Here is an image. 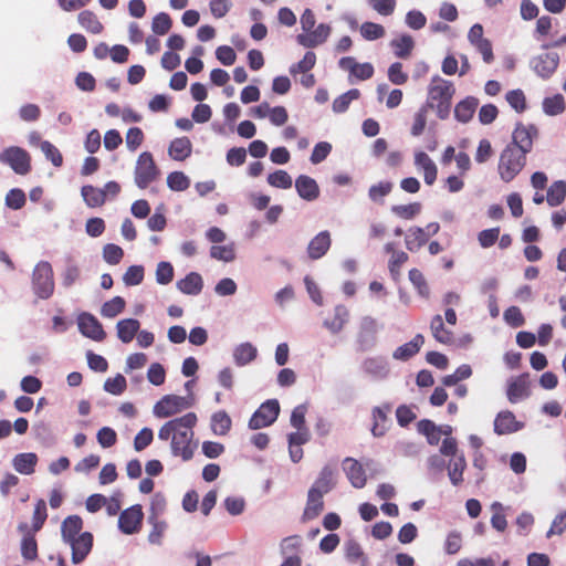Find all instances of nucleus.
<instances>
[{
  "label": "nucleus",
  "instance_id": "nucleus-1",
  "mask_svg": "<svg viewBox=\"0 0 566 566\" xmlns=\"http://www.w3.org/2000/svg\"><path fill=\"white\" fill-rule=\"evenodd\" d=\"M539 130L534 124L517 122L512 132V140L502 150L497 171L504 182L512 181L525 167L526 156L533 149Z\"/></svg>",
  "mask_w": 566,
  "mask_h": 566
},
{
  "label": "nucleus",
  "instance_id": "nucleus-2",
  "mask_svg": "<svg viewBox=\"0 0 566 566\" xmlns=\"http://www.w3.org/2000/svg\"><path fill=\"white\" fill-rule=\"evenodd\" d=\"M197 415L188 412L179 418L167 421L158 431V438L163 441L171 439V452L188 461L192 458L196 444L192 443L193 427L197 423Z\"/></svg>",
  "mask_w": 566,
  "mask_h": 566
},
{
  "label": "nucleus",
  "instance_id": "nucleus-3",
  "mask_svg": "<svg viewBox=\"0 0 566 566\" xmlns=\"http://www.w3.org/2000/svg\"><path fill=\"white\" fill-rule=\"evenodd\" d=\"M455 88L450 81L440 76H434L428 87L427 109H434L440 119L448 118L451 111V101Z\"/></svg>",
  "mask_w": 566,
  "mask_h": 566
},
{
  "label": "nucleus",
  "instance_id": "nucleus-4",
  "mask_svg": "<svg viewBox=\"0 0 566 566\" xmlns=\"http://www.w3.org/2000/svg\"><path fill=\"white\" fill-rule=\"evenodd\" d=\"M53 269L48 261H40L32 272V290L41 300H48L54 292Z\"/></svg>",
  "mask_w": 566,
  "mask_h": 566
},
{
  "label": "nucleus",
  "instance_id": "nucleus-5",
  "mask_svg": "<svg viewBox=\"0 0 566 566\" xmlns=\"http://www.w3.org/2000/svg\"><path fill=\"white\" fill-rule=\"evenodd\" d=\"M160 176L151 153L143 151L136 161L134 169L135 184L139 189H146L151 182L156 181Z\"/></svg>",
  "mask_w": 566,
  "mask_h": 566
},
{
  "label": "nucleus",
  "instance_id": "nucleus-6",
  "mask_svg": "<svg viewBox=\"0 0 566 566\" xmlns=\"http://www.w3.org/2000/svg\"><path fill=\"white\" fill-rule=\"evenodd\" d=\"M0 161L12 168L18 175H27L31 171V157L27 150L18 146H11L0 153Z\"/></svg>",
  "mask_w": 566,
  "mask_h": 566
},
{
  "label": "nucleus",
  "instance_id": "nucleus-7",
  "mask_svg": "<svg viewBox=\"0 0 566 566\" xmlns=\"http://www.w3.org/2000/svg\"><path fill=\"white\" fill-rule=\"evenodd\" d=\"M280 403L276 399L263 402L249 420V428L252 430L271 426L279 417Z\"/></svg>",
  "mask_w": 566,
  "mask_h": 566
},
{
  "label": "nucleus",
  "instance_id": "nucleus-8",
  "mask_svg": "<svg viewBox=\"0 0 566 566\" xmlns=\"http://www.w3.org/2000/svg\"><path fill=\"white\" fill-rule=\"evenodd\" d=\"M191 405V400L186 397L166 395L154 406V415L158 418H168L190 408Z\"/></svg>",
  "mask_w": 566,
  "mask_h": 566
},
{
  "label": "nucleus",
  "instance_id": "nucleus-9",
  "mask_svg": "<svg viewBox=\"0 0 566 566\" xmlns=\"http://www.w3.org/2000/svg\"><path fill=\"white\" fill-rule=\"evenodd\" d=\"M379 324L376 318L367 315L361 317L357 333V344L360 350H368L377 342Z\"/></svg>",
  "mask_w": 566,
  "mask_h": 566
},
{
  "label": "nucleus",
  "instance_id": "nucleus-10",
  "mask_svg": "<svg viewBox=\"0 0 566 566\" xmlns=\"http://www.w3.org/2000/svg\"><path fill=\"white\" fill-rule=\"evenodd\" d=\"M144 513L140 505H133L123 511L118 518V527L124 534L137 533L142 527Z\"/></svg>",
  "mask_w": 566,
  "mask_h": 566
},
{
  "label": "nucleus",
  "instance_id": "nucleus-11",
  "mask_svg": "<svg viewBox=\"0 0 566 566\" xmlns=\"http://www.w3.org/2000/svg\"><path fill=\"white\" fill-rule=\"evenodd\" d=\"M559 64V55L557 53H543L534 57L531 62L534 72L544 80L549 78Z\"/></svg>",
  "mask_w": 566,
  "mask_h": 566
},
{
  "label": "nucleus",
  "instance_id": "nucleus-12",
  "mask_svg": "<svg viewBox=\"0 0 566 566\" xmlns=\"http://www.w3.org/2000/svg\"><path fill=\"white\" fill-rule=\"evenodd\" d=\"M78 328L84 336L96 342H102L106 337L102 324L90 313H83L78 316Z\"/></svg>",
  "mask_w": 566,
  "mask_h": 566
},
{
  "label": "nucleus",
  "instance_id": "nucleus-13",
  "mask_svg": "<svg viewBox=\"0 0 566 566\" xmlns=\"http://www.w3.org/2000/svg\"><path fill=\"white\" fill-rule=\"evenodd\" d=\"M66 543L72 548V562L74 564H80L92 551L93 535L90 532H84L77 537L67 541Z\"/></svg>",
  "mask_w": 566,
  "mask_h": 566
},
{
  "label": "nucleus",
  "instance_id": "nucleus-14",
  "mask_svg": "<svg viewBox=\"0 0 566 566\" xmlns=\"http://www.w3.org/2000/svg\"><path fill=\"white\" fill-rule=\"evenodd\" d=\"M343 469L350 484L356 489H363L367 483L366 472L356 459L346 458L343 461Z\"/></svg>",
  "mask_w": 566,
  "mask_h": 566
},
{
  "label": "nucleus",
  "instance_id": "nucleus-15",
  "mask_svg": "<svg viewBox=\"0 0 566 566\" xmlns=\"http://www.w3.org/2000/svg\"><path fill=\"white\" fill-rule=\"evenodd\" d=\"M19 532L23 534L21 541V555L25 560L32 562L38 558V542L35 533L30 531L27 523H21L18 526Z\"/></svg>",
  "mask_w": 566,
  "mask_h": 566
},
{
  "label": "nucleus",
  "instance_id": "nucleus-16",
  "mask_svg": "<svg viewBox=\"0 0 566 566\" xmlns=\"http://www.w3.org/2000/svg\"><path fill=\"white\" fill-rule=\"evenodd\" d=\"M332 245L331 233L327 230L317 233L307 245V255L311 260L323 258Z\"/></svg>",
  "mask_w": 566,
  "mask_h": 566
},
{
  "label": "nucleus",
  "instance_id": "nucleus-17",
  "mask_svg": "<svg viewBox=\"0 0 566 566\" xmlns=\"http://www.w3.org/2000/svg\"><path fill=\"white\" fill-rule=\"evenodd\" d=\"M523 428V423L518 422L514 413L510 410L501 411L494 420V432L499 436L510 434Z\"/></svg>",
  "mask_w": 566,
  "mask_h": 566
},
{
  "label": "nucleus",
  "instance_id": "nucleus-18",
  "mask_svg": "<svg viewBox=\"0 0 566 566\" xmlns=\"http://www.w3.org/2000/svg\"><path fill=\"white\" fill-rule=\"evenodd\" d=\"M331 34V27L325 23L318 24L314 30L297 35V42L305 48H315L324 43Z\"/></svg>",
  "mask_w": 566,
  "mask_h": 566
},
{
  "label": "nucleus",
  "instance_id": "nucleus-19",
  "mask_svg": "<svg viewBox=\"0 0 566 566\" xmlns=\"http://www.w3.org/2000/svg\"><path fill=\"white\" fill-rule=\"evenodd\" d=\"M415 166L423 171V179L427 185L431 186L436 182L438 168L427 153L420 150L415 154Z\"/></svg>",
  "mask_w": 566,
  "mask_h": 566
},
{
  "label": "nucleus",
  "instance_id": "nucleus-20",
  "mask_svg": "<svg viewBox=\"0 0 566 566\" xmlns=\"http://www.w3.org/2000/svg\"><path fill=\"white\" fill-rule=\"evenodd\" d=\"M507 399L512 403L527 398L530 396L528 375L524 374L513 379L507 386Z\"/></svg>",
  "mask_w": 566,
  "mask_h": 566
},
{
  "label": "nucleus",
  "instance_id": "nucleus-21",
  "mask_svg": "<svg viewBox=\"0 0 566 566\" xmlns=\"http://www.w3.org/2000/svg\"><path fill=\"white\" fill-rule=\"evenodd\" d=\"M295 188L298 196L306 201L316 200L319 196L317 182L306 175H301L296 178Z\"/></svg>",
  "mask_w": 566,
  "mask_h": 566
},
{
  "label": "nucleus",
  "instance_id": "nucleus-22",
  "mask_svg": "<svg viewBox=\"0 0 566 566\" xmlns=\"http://www.w3.org/2000/svg\"><path fill=\"white\" fill-rule=\"evenodd\" d=\"M323 493L316 490H308L306 506L303 512V521H311L316 518L324 510Z\"/></svg>",
  "mask_w": 566,
  "mask_h": 566
},
{
  "label": "nucleus",
  "instance_id": "nucleus-23",
  "mask_svg": "<svg viewBox=\"0 0 566 566\" xmlns=\"http://www.w3.org/2000/svg\"><path fill=\"white\" fill-rule=\"evenodd\" d=\"M424 344V337L417 334L410 342L397 347L392 353V357L397 360L406 361L413 357Z\"/></svg>",
  "mask_w": 566,
  "mask_h": 566
},
{
  "label": "nucleus",
  "instance_id": "nucleus-24",
  "mask_svg": "<svg viewBox=\"0 0 566 566\" xmlns=\"http://www.w3.org/2000/svg\"><path fill=\"white\" fill-rule=\"evenodd\" d=\"M478 106L479 99L473 96H468L455 105L454 117L461 123H468L472 119Z\"/></svg>",
  "mask_w": 566,
  "mask_h": 566
},
{
  "label": "nucleus",
  "instance_id": "nucleus-25",
  "mask_svg": "<svg viewBox=\"0 0 566 566\" xmlns=\"http://www.w3.org/2000/svg\"><path fill=\"white\" fill-rule=\"evenodd\" d=\"M180 292L187 295H198L203 289V281L199 273L190 272L177 282Z\"/></svg>",
  "mask_w": 566,
  "mask_h": 566
},
{
  "label": "nucleus",
  "instance_id": "nucleus-26",
  "mask_svg": "<svg viewBox=\"0 0 566 566\" xmlns=\"http://www.w3.org/2000/svg\"><path fill=\"white\" fill-rule=\"evenodd\" d=\"M363 369L374 378H386L389 374L388 364L382 357H369L363 361Z\"/></svg>",
  "mask_w": 566,
  "mask_h": 566
},
{
  "label": "nucleus",
  "instance_id": "nucleus-27",
  "mask_svg": "<svg viewBox=\"0 0 566 566\" xmlns=\"http://www.w3.org/2000/svg\"><path fill=\"white\" fill-rule=\"evenodd\" d=\"M38 455L33 452L19 453L13 458L12 464L17 472L30 475L35 471Z\"/></svg>",
  "mask_w": 566,
  "mask_h": 566
},
{
  "label": "nucleus",
  "instance_id": "nucleus-28",
  "mask_svg": "<svg viewBox=\"0 0 566 566\" xmlns=\"http://www.w3.org/2000/svg\"><path fill=\"white\" fill-rule=\"evenodd\" d=\"M334 475L335 470L331 465H325L311 489L323 494L328 493L335 485Z\"/></svg>",
  "mask_w": 566,
  "mask_h": 566
},
{
  "label": "nucleus",
  "instance_id": "nucleus-29",
  "mask_svg": "<svg viewBox=\"0 0 566 566\" xmlns=\"http://www.w3.org/2000/svg\"><path fill=\"white\" fill-rule=\"evenodd\" d=\"M169 156L177 161H182L191 155V142L188 137L174 139L168 148Z\"/></svg>",
  "mask_w": 566,
  "mask_h": 566
},
{
  "label": "nucleus",
  "instance_id": "nucleus-30",
  "mask_svg": "<svg viewBox=\"0 0 566 566\" xmlns=\"http://www.w3.org/2000/svg\"><path fill=\"white\" fill-rule=\"evenodd\" d=\"M430 328L434 339L444 345H451L453 343V333L444 327V323L441 315H434L430 323Z\"/></svg>",
  "mask_w": 566,
  "mask_h": 566
},
{
  "label": "nucleus",
  "instance_id": "nucleus-31",
  "mask_svg": "<svg viewBox=\"0 0 566 566\" xmlns=\"http://www.w3.org/2000/svg\"><path fill=\"white\" fill-rule=\"evenodd\" d=\"M83 528V520L78 515H70L63 522L61 526V534L64 542L77 537Z\"/></svg>",
  "mask_w": 566,
  "mask_h": 566
},
{
  "label": "nucleus",
  "instance_id": "nucleus-32",
  "mask_svg": "<svg viewBox=\"0 0 566 566\" xmlns=\"http://www.w3.org/2000/svg\"><path fill=\"white\" fill-rule=\"evenodd\" d=\"M345 557L349 563H359V566H368V557L363 551L361 545L355 539H348L345 543Z\"/></svg>",
  "mask_w": 566,
  "mask_h": 566
},
{
  "label": "nucleus",
  "instance_id": "nucleus-33",
  "mask_svg": "<svg viewBox=\"0 0 566 566\" xmlns=\"http://www.w3.org/2000/svg\"><path fill=\"white\" fill-rule=\"evenodd\" d=\"M139 327L140 324L135 318L120 319L116 325L117 336L123 343H130L138 333Z\"/></svg>",
  "mask_w": 566,
  "mask_h": 566
},
{
  "label": "nucleus",
  "instance_id": "nucleus-34",
  "mask_svg": "<svg viewBox=\"0 0 566 566\" xmlns=\"http://www.w3.org/2000/svg\"><path fill=\"white\" fill-rule=\"evenodd\" d=\"M211 430L217 436H227L232 427V420L227 411L219 410L211 416Z\"/></svg>",
  "mask_w": 566,
  "mask_h": 566
},
{
  "label": "nucleus",
  "instance_id": "nucleus-35",
  "mask_svg": "<svg viewBox=\"0 0 566 566\" xmlns=\"http://www.w3.org/2000/svg\"><path fill=\"white\" fill-rule=\"evenodd\" d=\"M394 53L399 59H408L415 48V41L411 35L402 34L390 42Z\"/></svg>",
  "mask_w": 566,
  "mask_h": 566
},
{
  "label": "nucleus",
  "instance_id": "nucleus-36",
  "mask_svg": "<svg viewBox=\"0 0 566 566\" xmlns=\"http://www.w3.org/2000/svg\"><path fill=\"white\" fill-rule=\"evenodd\" d=\"M81 195L85 203L91 208L101 207L106 200V191L91 185L83 186Z\"/></svg>",
  "mask_w": 566,
  "mask_h": 566
},
{
  "label": "nucleus",
  "instance_id": "nucleus-37",
  "mask_svg": "<svg viewBox=\"0 0 566 566\" xmlns=\"http://www.w3.org/2000/svg\"><path fill=\"white\" fill-rule=\"evenodd\" d=\"M77 21L80 25L87 32L93 34H99L103 32L104 27L98 20L97 15L91 10H84L78 13Z\"/></svg>",
  "mask_w": 566,
  "mask_h": 566
},
{
  "label": "nucleus",
  "instance_id": "nucleus-38",
  "mask_svg": "<svg viewBox=\"0 0 566 566\" xmlns=\"http://www.w3.org/2000/svg\"><path fill=\"white\" fill-rule=\"evenodd\" d=\"M428 241L426 230L419 227L410 228L405 238L406 248L411 251H418Z\"/></svg>",
  "mask_w": 566,
  "mask_h": 566
},
{
  "label": "nucleus",
  "instance_id": "nucleus-39",
  "mask_svg": "<svg viewBox=\"0 0 566 566\" xmlns=\"http://www.w3.org/2000/svg\"><path fill=\"white\" fill-rule=\"evenodd\" d=\"M348 319V311L345 306L338 305L334 310V315L329 319H325L324 325L333 334L339 333Z\"/></svg>",
  "mask_w": 566,
  "mask_h": 566
},
{
  "label": "nucleus",
  "instance_id": "nucleus-40",
  "mask_svg": "<svg viewBox=\"0 0 566 566\" xmlns=\"http://www.w3.org/2000/svg\"><path fill=\"white\" fill-rule=\"evenodd\" d=\"M467 468V461L463 454L457 455L449 462L448 475L453 485H459L463 481V472Z\"/></svg>",
  "mask_w": 566,
  "mask_h": 566
},
{
  "label": "nucleus",
  "instance_id": "nucleus-41",
  "mask_svg": "<svg viewBox=\"0 0 566 566\" xmlns=\"http://www.w3.org/2000/svg\"><path fill=\"white\" fill-rule=\"evenodd\" d=\"M258 349L251 343L240 344L233 353L234 363L244 366L255 359Z\"/></svg>",
  "mask_w": 566,
  "mask_h": 566
},
{
  "label": "nucleus",
  "instance_id": "nucleus-42",
  "mask_svg": "<svg viewBox=\"0 0 566 566\" xmlns=\"http://www.w3.org/2000/svg\"><path fill=\"white\" fill-rule=\"evenodd\" d=\"M566 198V182L564 180L554 181L546 196V201L551 207H557L564 202Z\"/></svg>",
  "mask_w": 566,
  "mask_h": 566
},
{
  "label": "nucleus",
  "instance_id": "nucleus-43",
  "mask_svg": "<svg viewBox=\"0 0 566 566\" xmlns=\"http://www.w3.org/2000/svg\"><path fill=\"white\" fill-rule=\"evenodd\" d=\"M418 431L427 437L428 442L431 446H436L440 441L441 429L436 426V423L429 419H422L417 424Z\"/></svg>",
  "mask_w": 566,
  "mask_h": 566
},
{
  "label": "nucleus",
  "instance_id": "nucleus-44",
  "mask_svg": "<svg viewBox=\"0 0 566 566\" xmlns=\"http://www.w3.org/2000/svg\"><path fill=\"white\" fill-rule=\"evenodd\" d=\"M566 108L563 95L556 94L552 97H546L543 101V111L546 115L556 116L562 114Z\"/></svg>",
  "mask_w": 566,
  "mask_h": 566
},
{
  "label": "nucleus",
  "instance_id": "nucleus-45",
  "mask_svg": "<svg viewBox=\"0 0 566 566\" xmlns=\"http://www.w3.org/2000/svg\"><path fill=\"white\" fill-rule=\"evenodd\" d=\"M420 202H412L408 205H395L391 207V212L400 219L411 220L421 211Z\"/></svg>",
  "mask_w": 566,
  "mask_h": 566
},
{
  "label": "nucleus",
  "instance_id": "nucleus-46",
  "mask_svg": "<svg viewBox=\"0 0 566 566\" xmlns=\"http://www.w3.org/2000/svg\"><path fill=\"white\" fill-rule=\"evenodd\" d=\"M360 92L357 88H352L340 96L336 97L333 102V111L335 113H344L348 109L350 103L358 99Z\"/></svg>",
  "mask_w": 566,
  "mask_h": 566
},
{
  "label": "nucleus",
  "instance_id": "nucleus-47",
  "mask_svg": "<svg viewBox=\"0 0 566 566\" xmlns=\"http://www.w3.org/2000/svg\"><path fill=\"white\" fill-rule=\"evenodd\" d=\"M48 518V511H46V503L43 499H40L36 501L33 516H32V528H30L31 532L36 533L39 532L45 521Z\"/></svg>",
  "mask_w": 566,
  "mask_h": 566
},
{
  "label": "nucleus",
  "instance_id": "nucleus-48",
  "mask_svg": "<svg viewBox=\"0 0 566 566\" xmlns=\"http://www.w3.org/2000/svg\"><path fill=\"white\" fill-rule=\"evenodd\" d=\"M392 187L390 181H380L369 188L368 197L373 202L384 203V198L391 192Z\"/></svg>",
  "mask_w": 566,
  "mask_h": 566
},
{
  "label": "nucleus",
  "instance_id": "nucleus-49",
  "mask_svg": "<svg viewBox=\"0 0 566 566\" xmlns=\"http://www.w3.org/2000/svg\"><path fill=\"white\" fill-rule=\"evenodd\" d=\"M125 305V300L122 296H115L103 304L101 314L104 317L113 318L124 311Z\"/></svg>",
  "mask_w": 566,
  "mask_h": 566
},
{
  "label": "nucleus",
  "instance_id": "nucleus-50",
  "mask_svg": "<svg viewBox=\"0 0 566 566\" xmlns=\"http://www.w3.org/2000/svg\"><path fill=\"white\" fill-rule=\"evenodd\" d=\"M373 427L371 433L374 437H382L386 433V422L388 420L386 412L380 407L373 409Z\"/></svg>",
  "mask_w": 566,
  "mask_h": 566
},
{
  "label": "nucleus",
  "instance_id": "nucleus-51",
  "mask_svg": "<svg viewBox=\"0 0 566 566\" xmlns=\"http://www.w3.org/2000/svg\"><path fill=\"white\" fill-rule=\"evenodd\" d=\"M172 25L170 15L166 12L156 14L151 22V30L157 35H165L169 32Z\"/></svg>",
  "mask_w": 566,
  "mask_h": 566
},
{
  "label": "nucleus",
  "instance_id": "nucleus-52",
  "mask_svg": "<svg viewBox=\"0 0 566 566\" xmlns=\"http://www.w3.org/2000/svg\"><path fill=\"white\" fill-rule=\"evenodd\" d=\"M167 186L172 191H185L189 188L190 180L182 171H174L167 176Z\"/></svg>",
  "mask_w": 566,
  "mask_h": 566
},
{
  "label": "nucleus",
  "instance_id": "nucleus-53",
  "mask_svg": "<svg viewBox=\"0 0 566 566\" xmlns=\"http://www.w3.org/2000/svg\"><path fill=\"white\" fill-rule=\"evenodd\" d=\"M359 31L361 36L367 41L381 39L386 33L385 28L375 22H364Z\"/></svg>",
  "mask_w": 566,
  "mask_h": 566
},
{
  "label": "nucleus",
  "instance_id": "nucleus-54",
  "mask_svg": "<svg viewBox=\"0 0 566 566\" xmlns=\"http://www.w3.org/2000/svg\"><path fill=\"white\" fill-rule=\"evenodd\" d=\"M505 99L517 113H523L526 109V97L524 92L520 88L509 91L505 95Z\"/></svg>",
  "mask_w": 566,
  "mask_h": 566
},
{
  "label": "nucleus",
  "instance_id": "nucleus-55",
  "mask_svg": "<svg viewBox=\"0 0 566 566\" xmlns=\"http://www.w3.org/2000/svg\"><path fill=\"white\" fill-rule=\"evenodd\" d=\"M268 182L272 187L289 189L292 187V177L285 170H276L268 176Z\"/></svg>",
  "mask_w": 566,
  "mask_h": 566
},
{
  "label": "nucleus",
  "instance_id": "nucleus-56",
  "mask_svg": "<svg viewBox=\"0 0 566 566\" xmlns=\"http://www.w3.org/2000/svg\"><path fill=\"white\" fill-rule=\"evenodd\" d=\"M315 63H316L315 53L312 51H308L305 53V55L298 63L293 64L290 67V73L292 75H296L298 73H307L308 71H311L314 67Z\"/></svg>",
  "mask_w": 566,
  "mask_h": 566
},
{
  "label": "nucleus",
  "instance_id": "nucleus-57",
  "mask_svg": "<svg viewBox=\"0 0 566 566\" xmlns=\"http://www.w3.org/2000/svg\"><path fill=\"white\" fill-rule=\"evenodd\" d=\"M174 280V266L170 262L161 261L156 268V281L158 284L167 285Z\"/></svg>",
  "mask_w": 566,
  "mask_h": 566
},
{
  "label": "nucleus",
  "instance_id": "nucleus-58",
  "mask_svg": "<svg viewBox=\"0 0 566 566\" xmlns=\"http://www.w3.org/2000/svg\"><path fill=\"white\" fill-rule=\"evenodd\" d=\"M127 381L122 374H117L113 378L106 379L104 389L112 395H120L126 390Z\"/></svg>",
  "mask_w": 566,
  "mask_h": 566
},
{
  "label": "nucleus",
  "instance_id": "nucleus-59",
  "mask_svg": "<svg viewBox=\"0 0 566 566\" xmlns=\"http://www.w3.org/2000/svg\"><path fill=\"white\" fill-rule=\"evenodd\" d=\"M124 256L123 249L114 243H108L103 248V258L111 265L118 264Z\"/></svg>",
  "mask_w": 566,
  "mask_h": 566
},
{
  "label": "nucleus",
  "instance_id": "nucleus-60",
  "mask_svg": "<svg viewBox=\"0 0 566 566\" xmlns=\"http://www.w3.org/2000/svg\"><path fill=\"white\" fill-rule=\"evenodd\" d=\"M25 193L22 189L13 188L6 196V205L10 209L19 210L25 205Z\"/></svg>",
  "mask_w": 566,
  "mask_h": 566
},
{
  "label": "nucleus",
  "instance_id": "nucleus-61",
  "mask_svg": "<svg viewBox=\"0 0 566 566\" xmlns=\"http://www.w3.org/2000/svg\"><path fill=\"white\" fill-rule=\"evenodd\" d=\"M41 150L55 167H61L63 164V156L61 151L50 142L44 140L41 143Z\"/></svg>",
  "mask_w": 566,
  "mask_h": 566
},
{
  "label": "nucleus",
  "instance_id": "nucleus-62",
  "mask_svg": "<svg viewBox=\"0 0 566 566\" xmlns=\"http://www.w3.org/2000/svg\"><path fill=\"white\" fill-rule=\"evenodd\" d=\"M143 280L144 266L142 265H130L123 276V281L127 286L138 285L143 282Z\"/></svg>",
  "mask_w": 566,
  "mask_h": 566
},
{
  "label": "nucleus",
  "instance_id": "nucleus-63",
  "mask_svg": "<svg viewBox=\"0 0 566 566\" xmlns=\"http://www.w3.org/2000/svg\"><path fill=\"white\" fill-rule=\"evenodd\" d=\"M144 133L139 127H130L126 133V146L130 151H135L144 142Z\"/></svg>",
  "mask_w": 566,
  "mask_h": 566
},
{
  "label": "nucleus",
  "instance_id": "nucleus-64",
  "mask_svg": "<svg viewBox=\"0 0 566 566\" xmlns=\"http://www.w3.org/2000/svg\"><path fill=\"white\" fill-rule=\"evenodd\" d=\"M504 321L514 328L521 327L525 323V318L517 306H510L504 311Z\"/></svg>",
  "mask_w": 566,
  "mask_h": 566
}]
</instances>
